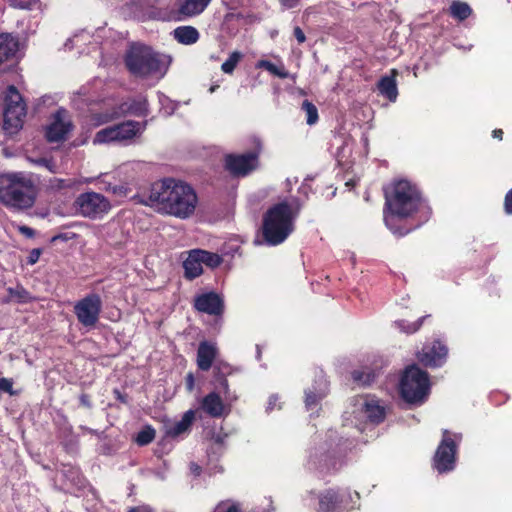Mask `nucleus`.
<instances>
[{"label": "nucleus", "mask_w": 512, "mask_h": 512, "mask_svg": "<svg viewBox=\"0 0 512 512\" xmlns=\"http://www.w3.org/2000/svg\"><path fill=\"white\" fill-rule=\"evenodd\" d=\"M197 202V195L190 185L172 178L153 183L147 200L143 201L160 213L180 219L190 217L196 209Z\"/></svg>", "instance_id": "1"}, {"label": "nucleus", "mask_w": 512, "mask_h": 512, "mask_svg": "<svg viewBox=\"0 0 512 512\" xmlns=\"http://www.w3.org/2000/svg\"><path fill=\"white\" fill-rule=\"evenodd\" d=\"M37 196V185L28 174H0V203L7 209L15 212L29 210L35 205Z\"/></svg>", "instance_id": "2"}, {"label": "nucleus", "mask_w": 512, "mask_h": 512, "mask_svg": "<svg viewBox=\"0 0 512 512\" xmlns=\"http://www.w3.org/2000/svg\"><path fill=\"white\" fill-rule=\"evenodd\" d=\"M300 206L296 199L282 201L271 206L263 215L262 235L266 244L276 246L283 243L294 230V221Z\"/></svg>", "instance_id": "3"}, {"label": "nucleus", "mask_w": 512, "mask_h": 512, "mask_svg": "<svg viewBox=\"0 0 512 512\" xmlns=\"http://www.w3.org/2000/svg\"><path fill=\"white\" fill-rule=\"evenodd\" d=\"M385 199L391 215L399 218L412 216L422 205L419 191L406 180L397 181L391 192L386 191Z\"/></svg>", "instance_id": "4"}, {"label": "nucleus", "mask_w": 512, "mask_h": 512, "mask_svg": "<svg viewBox=\"0 0 512 512\" xmlns=\"http://www.w3.org/2000/svg\"><path fill=\"white\" fill-rule=\"evenodd\" d=\"M125 64L135 76L147 77L161 72L163 61L152 48L142 44H132L125 55Z\"/></svg>", "instance_id": "5"}, {"label": "nucleus", "mask_w": 512, "mask_h": 512, "mask_svg": "<svg viewBox=\"0 0 512 512\" xmlns=\"http://www.w3.org/2000/svg\"><path fill=\"white\" fill-rule=\"evenodd\" d=\"M430 383L427 372L416 365L407 367L400 382L402 398L411 404H421L429 394Z\"/></svg>", "instance_id": "6"}, {"label": "nucleus", "mask_w": 512, "mask_h": 512, "mask_svg": "<svg viewBox=\"0 0 512 512\" xmlns=\"http://www.w3.org/2000/svg\"><path fill=\"white\" fill-rule=\"evenodd\" d=\"M26 113V104L21 94L15 86H9L4 96L3 127L5 131L10 135L16 134L23 127Z\"/></svg>", "instance_id": "7"}, {"label": "nucleus", "mask_w": 512, "mask_h": 512, "mask_svg": "<svg viewBox=\"0 0 512 512\" xmlns=\"http://www.w3.org/2000/svg\"><path fill=\"white\" fill-rule=\"evenodd\" d=\"M74 209L78 215L92 220L100 219L111 209L110 201L97 192H84L74 201Z\"/></svg>", "instance_id": "8"}, {"label": "nucleus", "mask_w": 512, "mask_h": 512, "mask_svg": "<svg viewBox=\"0 0 512 512\" xmlns=\"http://www.w3.org/2000/svg\"><path fill=\"white\" fill-rule=\"evenodd\" d=\"M261 143L257 141L253 151L244 154H228L225 156V168L237 177H244L256 170L259 165Z\"/></svg>", "instance_id": "9"}, {"label": "nucleus", "mask_w": 512, "mask_h": 512, "mask_svg": "<svg viewBox=\"0 0 512 512\" xmlns=\"http://www.w3.org/2000/svg\"><path fill=\"white\" fill-rule=\"evenodd\" d=\"M101 310L102 300L96 293L86 295L74 305V313L78 322L87 328L95 327L99 321Z\"/></svg>", "instance_id": "10"}, {"label": "nucleus", "mask_w": 512, "mask_h": 512, "mask_svg": "<svg viewBox=\"0 0 512 512\" xmlns=\"http://www.w3.org/2000/svg\"><path fill=\"white\" fill-rule=\"evenodd\" d=\"M456 444L448 436V431H444L443 439L439 444L434 458V468L439 473L452 471L455 467Z\"/></svg>", "instance_id": "11"}, {"label": "nucleus", "mask_w": 512, "mask_h": 512, "mask_svg": "<svg viewBox=\"0 0 512 512\" xmlns=\"http://www.w3.org/2000/svg\"><path fill=\"white\" fill-rule=\"evenodd\" d=\"M351 499L349 491L328 489L319 496V511L332 512L340 508H348V500Z\"/></svg>", "instance_id": "12"}, {"label": "nucleus", "mask_w": 512, "mask_h": 512, "mask_svg": "<svg viewBox=\"0 0 512 512\" xmlns=\"http://www.w3.org/2000/svg\"><path fill=\"white\" fill-rule=\"evenodd\" d=\"M71 129L72 123L68 119L67 111L59 109L53 115V121L46 129V138L49 142L63 141Z\"/></svg>", "instance_id": "13"}, {"label": "nucleus", "mask_w": 512, "mask_h": 512, "mask_svg": "<svg viewBox=\"0 0 512 512\" xmlns=\"http://www.w3.org/2000/svg\"><path fill=\"white\" fill-rule=\"evenodd\" d=\"M328 392L329 383L325 375L320 372L316 375L313 386L305 391L306 408L313 410L327 396Z\"/></svg>", "instance_id": "14"}, {"label": "nucleus", "mask_w": 512, "mask_h": 512, "mask_svg": "<svg viewBox=\"0 0 512 512\" xmlns=\"http://www.w3.org/2000/svg\"><path fill=\"white\" fill-rule=\"evenodd\" d=\"M196 310L209 315H221L223 313V300L215 292L198 295L194 300Z\"/></svg>", "instance_id": "15"}, {"label": "nucleus", "mask_w": 512, "mask_h": 512, "mask_svg": "<svg viewBox=\"0 0 512 512\" xmlns=\"http://www.w3.org/2000/svg\"><path fill=\"white\" fill-rule=\"evenodd\" d=\"M447 355V348L439 341H435L431 346H426L418 353L417 357L420 363L429 367H436L442 364Z\"/></svg>", "instance_id": "16"}, {"label": "nucleus", "mask_w": 512, "mask_h": 512, "mask_svg": "<svg viewBox=\"0 0 512 512\" xmlns=\"http://www.w3.org/2000/svg\"><path fill=\"white\" fill-rule=\"evenodd\" d=\"M120 112L114 111L111 114H103L99 116V123H107L118 118L121 114H133L136 116H143L147 114V101H133L131 103H123L120 107Z\"/></svg>", "instance_id": "17"}, {"label": "nucleus", "mask_w": 512, "mask_h": 512, "mask_svg": "<svg viewBox=\"0 0 512 512\" xmlns=\"http://www.w3.org/2000/svg\"><path fill=\"white\" fill-rule=\"evenodd\" d=\"M218 354L215 344L202 341L197 350V366L202 371H208L212 368Z\"/></svg>", "instance_id": "18"}, {"label": "nucleus", "mask_w": 512, "mask_h": 512, "mask_svg": "<svg viewBox=\"0 0 512 512\" xmlns=\"http://www.w3.org/2000/svg\"><path fill=\"white\" fill-rule=\"evenodd\" d=\"M147 122L138 121H124L115 126L118 141L131 140L134 137L141 135L146 129Z\"/></svg>", "instance_id": "19"}, {"label": "nucleus", "mask_w": 512, "mask_h": 512, "mask_svg": "<svg viewBox=\"0 0 512 512\" xmlns=\"http://www.w3.org/2000/svg\"><path fill=\"white\" fill-rule=\"evenodd\" d=\"M202 261L197 249L190 250L187 258L183 261L184 277L193 280L203 273Z\"/></svg>", "instance_id": "20"}, {"label": "nucleus", "mask_w": 512, "mask_h": 512, "mask_svg": "<svg viewBox=\"0 0 512 512\" xmlns=\"http://www.w3.org/2000/svg\"><path fill=\"white\" fill-rule=\"evenodd\" d=\"M19 43L9 34L0 35V64L16 59Z\"/></svg>", "instance_id": "21"}, {"label": "nucleus", "mask_w": 512, "mask_h": 512, "mask_svg": "<svg viewBox=\"0 0 512 512\" xmlns=\"http://www.w3.org/2000/svg\"><path fill=\"white\" fill-rule=\"evenodd\" d=\"M202 409L211 417H221L224 412V404L222 402L221 397L215 393L211 392L206 395L201 403Z\"/></svg>", "instance_id": "22"}, {"label": "nucleus", "mask_w": 512, "mask_h": 512, "mask_svg": "<svg viewBox=\"0 0 512 512\" xmlns=\"http://www.w3.org/2000/svg\"><path fill=\"white\" fill-rule=\"evenodd\" d=\"M391 76H384L378 82V90L381 95L385 96L390 101L394 102L398 96V89L396 83L397 71L393 69Z\"/></svg>", "instance_id": "23"}, {"label": "nucleus", "mask_w": 512, "mask_h": 512, "mask_svg": "<svg viewBox=\"0 0 512 512\" xmlns=\"http://www.w3.org/2000/svg\"><path fill=\"white\" fill-rule=\"evenodd\" d=\"M174 38L181 44L191 45L198 41L199 32L192 26H181L173 31Z\"/></svg>", "instance_id": "24"}, {"label": "nucleus", "mask_w": 512, "mask_h": 512, "mask_svg": "<svg viewBox=\"0 0 512 512\" xmlns=\"http://www.w3.org/2000/svg\"><path fill=\"white\" fill-rule=\"evenodd\" d=\"M195 419V412L193 410H188L184 413L182 416V419L178 422H176L173 426H171L167 434L172 437H177L181 435L182 433L189 430L191 427L193 421Z\"/></svg>", "instance_id": "25"}, {"label": "nucleus", "mask_w": 512, "mask_h": 512, "mask_svg": "<svg viewBox=\"0 0 512 512\" xmlns=\"http://www.w3.org/2000/svg\"><path fill=\"white\" fill-rule=\"evenodd\" d=\"M211 0H184L179 8V12L185 16H194L200 14Z\"/></svg>", "instance_id": "26"}, {"label": "nucleus", "mask_w": 512, "mask_h": 512, "mask_svg": "<svg viewBox=\"0 0 512 512\" xmlns=\"http://www.w3.org/2000/svg\"><path fill=\"white\" fill-rule=\"evenodd\" d=\"M364 412L367 418L374 423H380L385 418L384 407L374 401H368L365 403Z\"/></svg>", "instance_id": "27"}, {"label": "nucleus", "mask_w": 512, "mask_h": 512, "mask_svg": "<svg viewBox=\"0 0 512 512\" xmlns=\"http://www.w3.org/2000/svg\"><path fill=\"white\" fill-rule=\"evenodd\" d=\"M449 10L451 16L459 21L467 19L472 13L471 7L466 2L461 1H453Z\"/></svg>", "instance_id": "28"}, {"label": "nucleus", "mask_w": 512, "mask_h": 512, "mask_svg": "<svg viewBox=\"0 0 512 512\" xmlns=\"http://www.w3.org/2000/svg\"><path fill=\"white\" fill-rule=\"evenodd\" d=\"M7 292L8 298L5 302L16 301L18 303H28L33 299L30 293L22 286H17L16 288L9 287L7 288Z\"/></svg>", "instance_id": "29"}, {"label": "nucleus", "mask_w": 512, "mask_h": 512, "mask_svg": "<svg viewBox=\"0 0 512 512\" xmlns=\"http://www.w3.org/2000/svg\"><path fill=\"white\" fill-rule=\"evenodd\" d=\"M199 257L201 258L202 264L207 267L214 269L221 265L223 258L217 254L207 250L197 249Z\"/></svg>", "instance_id": "30"}, {"label": "nucleus", "mask_w": 512, "mask_h": 512, "mask_svg": "<svg viewBox=\"0 0 512 512\" xmlns=\"http://www.w3.org/2000/svg\"><path fill=\"white\" fill-rule=\"evenodd\" d=\"M214 374L219 382L220 386L223 388L224 392L228 391V381L225 378V375L229 373L230 367L229 365L222 363L220 361H216L213 364Z\"/></svg>", "instance_id": "31"}, {"label": "nucleus", "mask_w": 512, "mask_h": 512, "mask_svg": "<svg viewBox=\"0 0 512 512\" xmlns=\"http://www.w3.org/2000/svg\"><path fill=\"white\" fill-rule=\"evenodd\" d=\"M112 141H118L114 125L101 129L95 134V137L93 139L94 144L108 143Z\"/></svg>", "instance_id": "32"}, {"label": "nucleus", "mask_w": 512, "mask_h": 512, "mask_svg": "<svg viewBox=\"0 0 512 512\" xmlns=\"http://www.w3.org/2000/svg\"><path fill=\"white\" fill-rule=\"evenodd\" d=\"M258 67L263 68L270 72L271 74L281 78L286 79L289 77V73L285 68L278 67L274 63L267 61V60H261L258 62Z\"/></svg>", "instance_id": "33"}, {"label": "nucleus", "mask_w": 512, "mask_h": 512, "mask_svg": "<svg viewBox=\"0 0 512 512\" xmlns=\"http://www.w3.org/2000/svg\"><path fill=\"white\" fill-rule=\"evenodd\" d=\"M301 108L306 113V122L308 125H313L318 121V110L312 102L304 100Z\"/></svg>", "instance_id": "34"}, {"label": "nucleus", "mask_w": 512, "mask_h": 512, "mask_svg": "<svg viewBox=\"0 0 512 512\" xmlns=\"http://www.w3.org/2000/svg\"><path fill=\"white\" fill-rule=\"evenodd\" d=\"M242 54L238 51L232 52L228 59L222 64L221 69L226 74H231L238 62L241 60Z\"/></svg>", "instance_id": "35"}, {"label": "nucleus", "mask_w": 512, "mask_h": 512, "mask_svg": "<svg viewBox=\"0 0 512 512\" xmlns=\"http://www.w3.org/2000/svg\"><path fill=\"white\" fill-rule=\"evenodd\" d=\"M426 317L427 316H423L413 323H409L405 320H400L396 322V325L405 333H414L420 329Z\"/></svg>", "instance_id": "36"}, {"label": "nucleus", "mask_w": 512, "mask_h": 512, "mask_svg": "<svg viewBox=\"0 0 512 512\" xmlns=\"http://www.w3.org/2000/svg\"><path fill=\"white\" fill-rule=\"evenodd\" d=\"M352 378L359 385H369L373 381L374 375L370 371L354 370Z\"/></svg>", "instance_id": "37"}, {"label": "nucleus", "mask_w": 512, "mask_h": 512, "mask_svg": "<svg viewBox=\"0 0 512 512\" xmlns=\"http://www.w3.org/2000/svg\"><path fill=\"white\" fill-rule=\"evenodd\" d=\"M155 438V430L151 427H146L141 430L136 437V442L140 446L148 445Z\"/></svg>", "instance_id": "38"}, {"label": "nucleus", "mask_w": 512, "mask_h": 512, "mask_svg": "<svg viewBox=\"0 0 512 512\" xmlns=\"http://www.w3.org/2000/svg\"><path fill=\"white\" fill-rule=\"evenodd\" d=\"M214 512H241V509L238 504L226 506V503L221 502L216 506Z\"/></svg>", "instance_id": "39"}, {"label": "nucleus", "mask_w": 512, "mask_h": 512, "mask_svg": "<svg viewBox=\"0 0 512 512\" xmlns=\"http://www.w3.org/2000/svg\"><path fill=\"white\" fill-rule=\"evenodd\" d=\"M0 392H6L10 395H14L13 382L8 378H0Z\"/></svg>", "instance_id": "40"}, {"label": "nucleus", "mask_w": 512, "mask_h": 512, "mask_svg": "<svg viewBox=\"0 0 512 512\" xmlns=\"http://www.w3.org/2000/svg\"><path fill=\"white\" fill-rule=\"evenodd\" d=\"M36 163L40 166L45 167L47 170H49L52 173L56 172V164L51 159L40 158L36 161Z\"/></svg>", "instance_id": "41"}, {"label": "nucleus", "mask_w": 512, "mask_h": 512, "mask_svg": "<svg viewBox=\"0 0 512 512\" xmlns=\"http://www.w3.org/2000/svg\"><path fill=\"white\" fill-rule=\"evenodd\" d=\"M129 188L126 185H114L112 187V194L118 197H126L128 195Z\"/></svg>", "instance_id": "42"}, {"label": "nucleus", "mask_w": 512, "mask_h": 512, "mask_svg": "<svg viewBox=\"0 0 512 512\" xmlns=\"http://www.w3.org/2000/svg\"><path fill=\"white\" fill-rule=\"evenodd\" d=\"M9 4L14 8L29 9L31 2L30 0H7Z\"/></svg>", "instance_id": "43"}, {"label": "nucleus", "mask_w": 512, "mask_h": 512, "mask_svg": "<svg viewBox=\"0 0 512 512\" xmlns=\"http://www.w3.org/2000/svg\"><path fill=\"white\" fill-rule=\"evenodd\" d=\"M504 210L507 214L512 215V188L505 195Z\"/></svg>", "instance_id": "44"}, {"label": "nucleus", "mask_w": 512, "mask_h": 512, "mask_svg": "<svg viewBox=\"0 0 512 512\" xmlns=\"http://www.w3.org/2000/svg\"><path fill=\"white\" fill-rule=\"evenodd\" d=\"M65 449L69 452L74 451L78 445V439L76 436H71L68 440L62 442Z\"/></svg>", "instance_id": "45"}, {"label": "nucleus", "mask_w": 512, "mask_h": 512, "mask_svg": "<svg viewBox=\"0 0 512 512\" xmlns=\"http://www.w3.org/2000/svg\"><path fill=\"white\" fill-rule=\"evenodd\" d=\"M294 36L297 39L298 43H304L306 40V36L303 32V30L300 27H295L293 30Z\"/></svg>", "instance_id": "46"}, {"label": "nucleus", "mask_w": 512, "mask_h": 512, "mask_svg": "<svg viewBox=\"0 0 512 512\" xmlns=\"http://www.w3.org/2000/svg\"><path fill=\"white\" fill-rule=\"evenodd\" d=\"M18 231L22 235H24L26 237H29V238H31V237H33L35 235V232H34V230L32 228H30L28 226H24V225L23 226H19L18 227Z\"/></svg>", "instance_id": "47"}, {"label": "nucleus", "mask_w": 512, "mask_h": 512, "mask_svg": "<svg viewBox=\"0 0 512 512\" xmlns=\"http://www.w3.org/2000/svg\"><path fill=\"white\" fill-rule=\"evenodd\" d=\"M39 257H40V250L33 249L30 252V255H29V258H28V263L29 264H35L38 261Z\"/></svg>", "instance_id": "48"}, {"label": "nucleus", "mask_w": 512, "mask_h": 512, "mask_svg": "<svg viewBox=\"0 0 512 512\" xmlns=\"http://www.w3.org/2000/svg\"><path fill=\"white\" fill-rule=\"evenodd\" d=\"M79 400H80V403H81L82 406H84L86 408H91L92 407L89 395L83 393V394L80 395Z\"/></svg>", "instance_id": "49"}, {"label": "nucleus", "mask_w": 512, "mask_h": 512, "mask_svg": "<svg viewBox=\"0 0 512 512\" xmlns=\"http://www.w3.org/2000/svg\"><path fill=\"white\" fill-rule=\"evenodd\" d=\"M186 387L188 391H192L194 389V376L192 373H189L186 376Z\"/></svg>", "instance_id": "50"}, {"label": "nucleus", "mask_w": 512, "mask_h": 512, "mask_svg": "<svg viewBox=\"0 0 512 512\" xmlns=\"http://www.w3.org/2000/svg\"><path fill=\"white\" fill-rule=\"evenodd\" d=\"M65 182L64 180H61V179H55L53 181H51V187L52 188H56V189H61L63 187H65Z\"/></svg>", "instance_id": "51"}, {"label": "nucleus", "mask_w": 512, "mask_h": 512, "mask_svg": "<svg viewBox=\"0 0 512 512\" xmlns=\"http://www.w3.org/2000/svg\"><path fill=\"white\" fill-rule=\"evenodd\" d=\"M129 512H152V510L146 506L134 507Z\"/></svg>", "instance_id": "52"}, {"label": "nucleus", "mask_w": 512, "mask_h": 512, "mask_svg": "<svg viewBox=\"0 0 512 512\" xmlns=\"http://www.w3.org/2000/svg\"><path fill=\"white\" fill-rule=\"evenodd\" d=\"M278 401V397L276 395H272L270 398H269V402H268V407L267 409L268 410H271L273 409V407L276 405V402Z\"/></svg>", "instance_id": "53"}, {"label": "nucleus", "mask_w": 512, "mask_h": 512, "mask_svg": "<svg viewBox=\"0 0 512 512\" xmlns=\"http://www.w3.org/2000/svg\"><path fill=\"white\" fill-rule=\"evenodd\" d=\"M297 1L298 0H280L281 4L288 8H292Z\"/></svg>", "instance_id": "54"}, {"label": "nucleus", "mask_w": 512, "mask_h": 512, "mask_svg": "<svg viewBox=\"0 0 512 512\" xmlns=\"http://www.w3.org/2000/svg\"><path fill=\"white\" fill-rule=\"evenodd\" d=\"M502 136H503V131L501 129H495L493 131V137L494 138H498V139H502Z\"/></svg>", "instance_id": "55"}, {"label": "nucleus", "mask_w": 512, "mask_h": 512, "mask_svg": "<svg viewBox=\"0 0 512 512\" xmlns=\"http://www.w3.org/2000/svg\"><path fill=\"white\" fill-rule=\"evenodd\" d=\"M58 239L66 240V239H67V237H66L65 235H63V234H59V235L54 236V237L52 238V241H56V240H58Z\"/></svg>", "instance_id": "56"}, {"label": "nucleus", "mask_w": 512, "mask_h": 512, "mask_svg": "<svg viewBox=\"0 0 512 512\" xmlns=\"http://www.w3.org/2000/svg\"><path fill=\"white\" fill-rule=\"evenodd\" d=\"M191 469H192L195 473H197V474H199V473H200V470H201V469H200V467H199L198 465H196V464H192V465H191Z\"/></svg>", "instance_id": "57"}, {"label": "nucleus", "mask_w": 512, "mask_h": 512, "mask_svg": "<svg viewBox=\"0 0 512 512\" xmlns=\"http://www.w3.org/2000/svg\"><path fill=\"white\" fill-rule=\"evenodd\" d=\"M408 232L409 230L394 231V233H397L399 236L406 235Z\"/></svg>", "instance_id": "58"}, {"label": "nucleus", "mask_w": 512, "mask_h": 512, "mask_svg": "<svg viewBox=\"0 0 512 512\" xmlns=\"http://www.w3.org/2000/svg\"><path fill=\"white\" fill-rule=\"evenodd\" d=\"M113 186H114V185L108 184V186L105 188V189H106V191H107V192L112 193V187H113Z\"/></svg>", "instance_id": "59"}, {"label": "nucleus", "mask_w": 512, "mask_h": 512, "mask_svg": "<svg viewBox=\"0 0 512 512\" xmlns=\"http://www.w3.org/2000/svg\"><path fill=\"white\" fill-rule=\"evenodd\" d=\"M215 89H216V87H211V88H210V92H214V91H215Z\"/></svg>", "instance_id": "60"}, {"label": "nucleus", "mask_w": 512, "mask_h": 512, "mask_svg": "<svg viewBox=\"0 0 512 512\" xmlns=\"http://www.w3.org/2000/svg\"><path fill=\"white\" fill-rule=\"evenodd\" d=\"M385 220H386V223L388 225L389 224V218L387 217Z\"/></svg>", "instance_id": "61"}]
</instances>
